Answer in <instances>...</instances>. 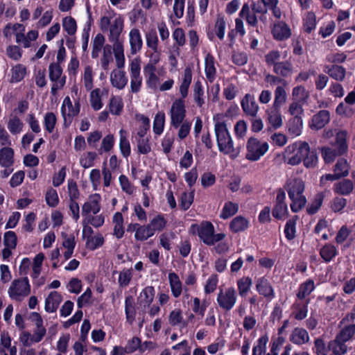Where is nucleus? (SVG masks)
Returning a JSON list of instances; mask_svg holds the SVG:
<instances>
[{
  "mask_svg": "<svg viewBox=\"0 0 355 355\" xmlns=\"http://www.w3.org/2000/svg\"><path fill=\"white\" fill-rule=\"evenodd\" d=\"M215 132L219 150L225 154H232L233 156H236L239 149L234 147L226 124L224 122H217L215 124Z\"/></svg>",
  "mask_w": 355,
  "mask_h": 355,
  "instance_id": "1",
  "label": "nucleus"
},
{
  "mask_svg": "<svg viewBox=\"0 0 355 355\" xmlns=\"http://www.w3.org/2000/svg\"><path fill=\"white\" fill-rule=\"evenodd\" d=\"M304 183L300 179H294L288 184V193L293 201L291 208L293 212L300 210L306 204V198L302 195Z\"/></svg>",
  "mask_w": 355,
  "mask_h": 355,
  "instance_id": "2",
  "label": "nucleus"
},
{
  "mask_svg": "<svg viewBox=\"0 0 355 355\" xmlns=\"http://www.w3.org/2000/svg\"><path fill=\"white\" fill-rule=\"evenodd\" d=\"M31 293V286L27 277L15 279L8 290L9 296L15 300L21 301Z\"/></svg>",
  "mask_w": 355,
  "mask_h": 355,
  "instance_id": "3",
  "label": "nucleus"
},
{
  "mask_svg": "<svg viewBox=\"0 0 355 355\" xmlns=\"http://www.w3.org/2000/svg\"><path fill=\"white\" fill-rule=\"evenodd\" d=\"M268 149L266 142L261 143L256 138H250L247 144L245 158L250 161H257L263 155Z\"/></svg>",
  "mask_w": 355,
  "mask_h": 355,
  "instance_id": "4",
  "label": "nucleus"
},
{
  "mask_svg": "<svg viewBox=\"0 0 355 355\" xmlns=\"http://www.w3.org/2000/svg\"><path fill=\"white\" fill-rule=\"evenodd\" d=\"M171 125L178 128L183 122L186 116V110L184 101L183 99L175 100L171 108Z\"/></svg>",
  "mask_w": 355,
  "mask_h": 355,
  "instance_id": "5",
  "label": "nucleus"
},
{
  "mask_svg": "<svg viewBox=\"0 0 355 355\" xmlns=\"http://www.w3.org/2000/svg\"><path fill=\"white\" fill-rule=\"evenodd\" d=\"M236 301V291L232 287L227 288L224 292L221 290L218 295L217 302L219 306L227 311L232 309Z\"/></svg>",
  "mask_w": 355,
  "mask_h": 355,
  "instance_id": "6",
  "label": "nucleus"
},
{
  "mask_svg": "<svg viewBox=\"0 0 355 355\" xmlns=\"http://www.w3.org/2000/svg\"><path fill=\"white\" fill-rule=\"evenodd\" d=\"M299 153L302 154L304 164L306 168H313L316 165L318 162L316 153L314 151H310L308 143L300 144Z\"/></svg>",
  "mask_w": 355,
  "mask_h": 355,
  "instance_id": "7",
  "label": "nucleus"
},
{
  "mask_svg": "<svg viewBox=\"0 0 355 355\" xmlns=\"http://www.w3.org/2000/svg\"><path fill=\"white\" fill-rule=\"evenodd\" d=\"M348 133L346 130H340L336 133L334 141V156L343 155L348 149Z\"/></svg>",
  "mask_w": 355,
  "mask_h": 355,
  "instance_id": "8",
  "label": "nucleus"
},
{
  "mask_svg": "<svg viewBox=\"0 0 355 355\" xmlns=\"http://www.w3.org/2000/svg\"><path fill=\"white\" fill-rule=\"evenodd\" d=\"M285 198V192L282 189L279 190L276 198V205L272 210V216L275 218L282 219L287 213V205L284 202Z\"/></svg>",
  "mask_w": 355,
  "mask_h": 355,
  "instance_id": "9",
  "label": "nucleus"
},
{
  "mask_svg": "<svg viewBox=\"0 0 355 355\" xmlns=\"http://www.w3.org/2000/svg\"><path fill=\"white\" fill-rule=\"evenodd\" d=\"M123 29V19L121 17L115 18L110 27L109 40L113 44L122 43L119 37Z\"/></svg>",
  "mask_w": 355,
  "mask_h": 355,
  "instance_id": "10",
  "label": "nucleus"
},
{
  "mask_svg": "<svg viewBox=\"0 0 355 355\" xmlns=\"http://www.w3.org/2000/svg\"><path fill=\"white\" fill-rule=\"evenodd\" d=\"M241 107L243 112L252 117L257 116L259 106L256 103L254 96L247 94L241 101Z\"/></svg>",
  "mask_w": 355,
  "mask_h": 355,
  "instance_id": "11",
  "label": "nucleus"
},
{
  "mask_svg": "<svg viewBox=\"0 0 355 355\" xmlns=\"http://www.w3.org/2000/svg\"><path fill=\"white\" fill-rule=\"evenodd\" d=\"M214 233V228L210 222H205L201 224L198 228V236L203 242L208 245H213L211 237Z\"/></svg>",
  "mask_w": 355,
  "mask_h": 355,
  "instance_id": "12",
  "label": "nucleus"
},
{
  "mask_svg": "<svg viewBox=\"0 0 355 355\" xmlns=\"http://www.w3.org/2000/svg\"><path fill=\"white\" fill-rule=\"evenodd\" d=\"M101 197L98 194H94L90 196V200L86 202L82 207L83 215L87 216L90 212L96 214L100 211L101 206L99 205Z\"/></svg>",
  "mask_w": 355,
  "mask_h": 355,
  "instance_id": "13",
  "label": "nucleus"
},
{
  "mask_svg": "<svg viewBox=\"0 0 355 355\" xmlns=\"http://www.w3.org/2000/svg\"><path fill=\"white\" fill-rule=\"evenodd\" d=\"M329 120L330 112L327 110H320L313 116L311 128L316 130L321 129L324 127Z\"/></svg>",
  "mask_w": 355,
  "mask_h": 355,
  "instance_id": "14",
  "label": "nucleus"
},
{
  "mask_svg": "<svg viewBox=\"0 0 355 355\" xmlns=\"http://www.w3.org/2000/svg\"><path fill=\"white\" fill-rule=\"evenodd\" d=\"M62 300V297L57 291L51 292L45 301V310L47 312H55Z\"/></svg>",
  "mask_w": 355,
  "mask_h": 355,
  "instance_id": "15",
  "label": "nucleus"
},
{
  "mask_svg": "<svg viewBox=\"0 0 355 355\" xmlns=\"http://www.w3.org/2000/svg\"><path fill=\"white\" fill-rule=\"evenodd\" d=\"M355 334V324H349L345 327L337 335L334 340V345H345L344 343L349 340Z\"/></svg>",
  "mask_w": 355,
  "mask_h": 355,
  "instance_id": "16",
  "label": "nucleus"
},
{
  "mask_svg": "<svg viewBox=\"0 0 355 355\" xmlns=\"http://www.w3.org/2000/svg\"><path fill=\"white\" fill-rule=\"evenodd\" d=\"M272 32L274 37L278 40L287 39L291 35L290 28L283 21H279L275 24Z\"/></svg>",
  "mask_w": 355,
  "mask_h": 355,
  "instance_id": "17",
  "label": "nucleus"
},
{
  "mask_svg": "<svg viewBox=\"0 0 355 355\" xmlns=\"http://www.w3.org/2000/svg\"><path fill=\"white\" fill-rule=\"evenodd\" d=\"M130 44L132 54H135L141 50L143 42L139 31L138 29L133 28L130 31Z\"/></svg>",
  "mask_w": 355,
  "mask_h": 355,
  "instance_id": "18",
  "label": "nucleus"
},
{
  "mask_svg": "<svg viewBox=\"0 0 355 355\" xmlns=\"http://www.w3.org/2000/svg\"><path fill=\"white\" fill-rule=\"evenodd\" d=\"M256 288L257 291L264 297H274L273 289L267 279L264 277L259 279L257 282Z\"/></svg>",
  "mask_w": 355,
  "mask_h": 355,
  "instance_id": "19",
  "label": "nucleus"
},
{
  "mask_svg": "<svg viewBox=\"0 0 355 355\" xmlns=\"http://www.w3.org/2000/svg\"><path fill=\"white\" fill-rule=\"evenodd\" d=\"M14 163V151L12 148L4 147L0 150V165L9 168Z\"/></svg>",
  "mask_w": 355,
  "mask_h": 355,
  "instance_id": "20",
  "label": "nucleus"
},
{
  "mask_svg": "<svg viewBox=\"0 0 355 355\" xmlns=\"http://www.w3.org/2000/svg\"><path fill=\"white\" fill-rule=\"evenodd\" d=\"M112 85L119 89H123L127 84L128 80L125 78V73L122 71L114 70L110 75Z\"/></svg>",
  "mask_w": 355,
  "mask_h": 355,
  "instance_id": "21",
  "label": "nucleus"
},
{
  "mask_svg": "<svg viewBox=\"0 0 355 355\" xmlns=\"http://www.w3.org/2000/svg\"><path fill=\"white\" fill-rule=\"evenodd\" d=\"M349 165L345 158L338 159L334 166V180L342 176H346L349 173Z\"/></svg>",
  "mask_w": 355,
  "mask_h": 355,
  "instance_id": "22",
  "label": "nucleus"
},
{
  "mask_svg": "<svg viewBox=\"0 0 355 355\" xmlns=\"http://www.w3.org/2000/svg\"><path fill=\"white\" fill-rule=\"evenodd\" d=\"M273 71L279 76L287 77L293 73V65L289 61L280 62L275 64Z\"/></svg>",
  "mask_w": 355,
  "mask_h": 355,
  "instance_id": "23",
  "label": "nucleus"
},
{
  "mask_svg": "<svg viewBox=\"0 0 355 355\" xmlns=\"http://www.w3.org/2000/svg\"><path fill=\"white\" fill-rule=\"evenodd\" d=\"M267 113L268 121L275 129L282 126V119L279 108L272 107L271 109L267 112Z\"/></svg>",
  "mask_w": 355,
  "mask_h": 355,
  "instance_id": "24",
  "label": "nucleus"
},
{
  "mask_svg": "<svg viewBox=\"0 0 355 355\" xmlns=\"http://www.w3.org/2000/svg\"><path fill=\"white\" fill-rule=\"evenodd\" d=\"M289 113L293 116V123L297 125L302 126V120L301 115L303 112V109L298 102L292 103L288 109Z\"/></svg>",
  "mask_w": 355,
  "mask_h": 355,
  "instance_id": "25",
  "label": "nucleus"
},
{
  "mask_svg": "<svg viewBox=\"0 0 355 355\" xmlns=\"http://www.w3.org/2000/svg\"><path fill=\"white\" fill-rule=\"evenodd\" d=\"M291 340L293 343L301 345L307 343L309 340V337L307 331L302 328H295L292 334Z\"/></svg>",
  "mask_w": 355,
  "mask_h": 355,
  "instance_id": "26",
  "label": "nucleus"
},
{
  "mask_svg": "<svg viewBox=\"0 0 355 355\" xmlns=\"http://www.w3.org/2000/svg\"><path fill=\"white\" fill-rule=\"evenodd\" d=\"M168 279L173 296L179 297L182 293V282L178 275L175 272H171L168 275Z\"/></svg>",
  "mask_w": 355,
  "mask_h": 355,
  "instance_id": "27",
  "label": "nucleus"
},
{
  "mask_svg": "<svg viewBox=\"0 0 355 355\" xmlns=\"http://www.w3.org/2000/svg\"><path fill=\"white\" fill-rule=\"evenodd\" d=\"M125 311L127 320L131 324L135 319L136 311L135 308V301L132 296L129 295L125 297Z\"/></svg>",
  "mask_w": 355,
  "mask_h": 355,
  "instance_id": "28",
  "label": "nucleus"
},
{
  "mask_svg": "<svg viewBox=\"0 0 355 355\" xmlns=\"http://www.w3.org/2000/svg\"><path fill=\"white\" fill-rule=\"evenodd\" d=\"M287 99V94L284 88L282 86H278L275 91V101L273 103V107L279 108L286 103Z\"/></svg>",
  "mask_w": 355,
  "mask_h": 355,
  "instance_id": "29",
  "label": "nucleus"
},
{
  "mask_svg": "<svg viewBox=\"0 0 355 355\" xmlns=\"http://www.w3.org/2000/svg\"><path fill=\"white\" fill-rule=\"evenodd\" d=\"M113 51L114 53L117 67L119 69L123 68L125 64L123 44H113Z\"/></svg>",
  "mask_w": 355,
  "mask_h": 355,
  "instance_id": "30",
  "label": "nucleus"
},
{
  "mask_svg": "<svg viewBox=\"0 0 355 355\" xmlns=\"http://www.w3.org/2000/svg\"><path fill=\"white\" fill-rule=\"evenodd\" d=\"M248 220L242 216H237L234 218L230 223V229L234 232H238L243 231L248 227Z\"/></svg>",
  "mask_w": 355,
  "mask_h": 355,
  "instance_id": "31",
  "label": "nucleus"
},
{
  "mask_svg": "<svg viewBox=\"0 0 355 355\" xmlns=\"http://www.w3.org/2000/svg\"><path fill=\"white\" fill-rule=\"evenodd\" d=\"M112 50L113 47H112V46L110 44H107L103 46V53L101 61V66L105 70L108 69L109 63L113 60Z\"/></svg>",
  "mask_w": 355,
  "mask_h": 355,
  "instance_id": "32",
  "label": "nucleus"
},
{
  "mask_svg": "<svg viewBox=\"0 0 355 355\" xmlns=\"http://www.w3.org/2000/svg\"><path fill=\"white\" fill-rule=\"evenodd\" d=\"M205 73L207 78L211 81L215 76L216 69L214 67V58L209 53L205 58Z\"/></svg>",
  "mask_w": 355,
  "mask_h": 355,
  "instance_id": "33",
  "label": "nucleus"
},
{
  "mask_svg": "<svg viewBox=\"0 0 355 355\" xmlns=\"http://www.w3.org/2000/svg\"><path fill=\"white\" fill-rule=\"evenodd\" d=\"M154 288L153 286L146 287L140 295V303L144 304V306H149L154 298Z\"/></svg>",
  "mask_w": 355,
  "mask_h": 355,
  "instance_id": "34",
  "label": "nucleus"
},
{
  "mask_svg": "<svg viewBox=\"0 0 355 355\" xmlns=\"http://www.w3.org/2000/svg\"><path fill=\"white\" fill-rule=\"evenodd\" d=\"M354 185L351 180H343L336 184V191L342 194H349L353 189Z\"/></svg>",
  "mask_w": 355,
  "mask_h": 355,
  "instance_id": "35",
  "label": "nucleus"
},
{
  "mask_svg": "<svg viewBox=\"0 0 355 355\" xmlns=\"http://www.w3.org/2000/svg\"><path fill=\"white\" fill-rule=\"evenodd\" d=\"M150 226H139L135 233V239L138 241H145L153 235Z\"/></svg>",
  "mask_w": 355,
  "mask_h": 355,
  "instance_id": "36",
  "label": "nucleus"
},
{
  "mask_svg": "<svg viewBox=\"0 0 355 355\" xmlns=\"http://www.w3.org/2000/svg\"><path fill=\"white\" fill-rule=\"evenodd\" d=\"M313 289H314L313 281L308 280L300 286L297 296L300 299H303L305 297H306L307 295H309L312 292V291Z\"/></svg>",
  "mask_w": 355,
  "mask_h": 355,
  "instance_id": "37",
  "label": "nucleus"
},
{
  "mask_svg": "<svg viewBox=\"0 0 355 355\" xmlns=\"http://www.w3.org/2000/svg\"><path fill=\"white\" fill-rule=\"evenodd\" d=\"M252 284V279L248 277L240 279L237 282L239 295L242 297L245 296Z\"/></svg>",
  "mask_w": 355,
  "mask_h": 355,
  "instance_id": "38",
  "label": "nucleus"
},
{
  "mask_svg": "<svg viewBox=\"0 0 355 355\" xmlns=\"http://www.w3.org/2000/svg\"><path fill=\"white\" fill-rule=\"evenodd\" d=\"M165 115L163 112L156 114L153 122V131L156 135H160L164 129Z\"/></svg>",
  "mask_w": 355,
  "mask_h": 355,
  "instance_id": "39",
  "label": "nucleus"
},
{
  "mask_svg": "<svg viewBox=\"0 0 355 355\" xmlns=\"http://www.w3.org/2000/svg\"><path fill=\"white\" fill-rule=\"evenodd\" d=\"M239 209L237 204L228 202L225 204L220 217L226 219L234 215Z\"/></svg>",
  "mask_w": 355,
  "mask_h": 355,
  "instance_id": "40",
  "label": "nucleus"
},
{
  "mask_svg": "<svg viewBox=\"0 0 355 355\" xmlns=\"http://www.w3.org/2000/svg\"><path fill=\"white\" fill-rule=\"evenodd\" d=\"M62 26L64 29L70 35H73L76 32V22L75 19L71 17H66L63 19Z\"/></svg>",
  "mask_w": 355,
  "mask_h": 355,
  "instance_id": "41",
  "label": "nucleus"
},
{
  "mask_svg": "<svg viewBox=\"0 0 355 355\" xmlns=\"http://www.w3.org/2000/svg\"><path fill=\"white\" fill-rule=\"evenodd\" d=\"M62 69L59 63H51L49 66V78L51 81L58 80L62 75Z\"/></svg>",
  "mask_w": 355,
  "mask_h": 355,
  "instance_id": "42",
  "label": "nucleus"
},
{
  "mask_svg": "<svg viewBox=\"0 0 355 355\" xmlns=\"http://www.w3.org/2000/svg\"><path fill=\"white\" fill-rule=\"evenodd\" d=\"M146 42L149 48L157 51L158 38L155 31L151 30L146 34Z\"/></svg>",
  "mask_w": 355,
  "mask_h": 355,
  "instance_id": "43",
  "label": "nucleus"
},
{
  "mask_svg": "<svg viewBox=\"0 0 355 355\" xmlns=\"http://www.w3.org/2000/svg\"><path fill=\"white\" fill-rule=\"evenodd\" d=\"M166 225V220L164 217L158 215L157 217L153 218L148 226H150L151 230H153V234L156 230L161 231Z\"/></svg>",
  "mask_w": 355,
  "mask_h": 355,
  "instance_id": "44",
  "label": "nucleus"
},
{
  "mask_svg": "<svg viewBox=\"0 0 355 355\" xmlns=\"http://www.w3.org/2000/svg\"><path fill=\"white\" fill-rule=\"evenodd\" d=\"M103 237L101 235L95 236L94 237L92 236L87 239L86 247L89 250H94L96 248L102 245L103 244Z\"/></svg>",
  "mask_w": 355,
  "mask_h": 355,
  "instance_id": "45",
  "label": "nucleus"
},
{
  "mask_svg": "<svg viewBox=\"0 0 355 355\" xmlns=\"http://www.w3.org/2000/svg\"><path fill=\"white\" fill-rule=\"evenodd\" d=\"M316 24L315 15L313 12H309L305 18L304 28V31L309 33L315 28Z\"/></svg>",
  "mask_w": 355,
  "mask_h": 355,
  "instance_id": "46",
  "label": "nucleus"
},
{
  "mask_svg": "<svg viewBox=\"0 0 355 355\" xmlns=\"http://www.w3.org/2000/svg\"><path fill=\"white\" fill-rule=\"evenodd\" d=\"M295 219L292 218L288 220L286 224L284 233L288 240H292L295 236Z\"/></svg>",
  "mask_w": 355,
  "mask_h": 355,
  "instance_id": "47",
  "label": "nucleus"
},
{
  "mask_svg": "<svg viewBox=\"0 0 355 355\" xmlns=\"http://www.w3.org/2000/svg\"><path fill=\"white\" fill-rule=\"evenodd\" d=\"M83 80L84 85L87 90H91L93 87V75L92 69L90 66H87L85 68Z\"/></svg>",
  "mask_w": 355,
  "mask_h": 355,
  "instance_id": "48",
  "label": "nucleus"
},
{
  "mask_svg": "<svg viewBox=\"0 0 355 355\" xmlns=\"http://www.w3.org/2000/svg\"><path fill=\"white\" fill-rule=\"evenodd\" d=\"M99 92H100V89H96L91 92V95H90L91 105H92V107L95 110H100L103 105L100 96H99Z\"/></svg>",
  "mask_w": 355,
  "mask_h": 355,
  "instance_id": "49",
  "label": "nucleus"
},
{
  "mask_svg": "<svg viewBox=\"0 0 355 355\" xmlns=\"http://www.w3.org/2000/svg\"><path fill=\"white\" fill-rule=\"evenodd\" d=\"M123 130H121L120 131L121 133V138H120V149L121 151V153L125 157H127L130 155V143L125 136L123 135Z\"/></svg>",
  "mask_w": 355,
  "mask_h": 355,
  "instance_id": "50",
  "label": "nucleus"
},
{
  "mask_svg": "<svg viewBox=\"0 0 355 355\" xmlns=\"http://www.w3.org/2000/svg\"><path fill=\"white\" fill-rule=\"evenodd\" d=\"M17 244V236L14 232L9 231L5 233L4 245L7 248L14 249Z\"/></svg>",
  "mask_w": 355,
  "mask_h": 355,
  "instance_id": "51",
  "label": "nucleus"
},
{
  "mask_svg": "<svg viewBox=\"0 0 355 355\" xmlns=\"http://www.w3.org/2000/svg\"><path fill=\"white\" fill-rule=\"evenodd\" d=\"M8 128L11 133H19L22 128V123L17 117H14L8 121Z\"/></svg>",
  "mask_w": 355,
  "mask_h": 355,
  "instance_id": "52",
  "label": "nucleus"
},
{
  "mask_svg": "<svg viewBox=\"0 0 355 355\" xmlns=\"http://www.w3.org/2000/svg\"><path fill=\"white\" fill-rule=\"evenodd\" d=\"M46 203L51 207H55L58 203V196L57 191L53 189H50L46 194Z\"/></svg>",
  "mask_w": 355,
  "mask_h": 355,
  "instance_id": "53",
  "label": "nucleus"
},
{
  "mask_svg": "<svg viewBox=\"0 0 355 355\" xmlns=\"http://www.w3.org/2000/svg\"><path fill=\"white\" fill-rule=\"evenodd\" d=\"M56 123L55 115L53 112H48L44 117V124L48 132H52Z\"/></svg>",
  "mask_w": 355,
  "mask_h": 355,
  "instance_id": "54",
  "label": "nucleus"
},
{
  "mask_svg": "<svg viewBox=\"0 0 355 355\" xmlns=\"http://www.w3.org/2000/svg\"><path fill=\"white\" fill-rule=\"evenodd\" d=\"M193 201V191L189 193H182L181 196V207L184 210H187Z\"/></svg>",
  "mask_w": 355,
  "mask_h": 355,
  "instance_id": "55",
  "label": "nucleus"
},
{
  "mask_svg": "<svg viewBox=\"0 0 355 355\" xmlns=\"http://www.w3.org/2000/svg\"><path fill=\"white\" fill-rule=\"evenodd\" d=\"M26 68L21 64L15 66L12 69V78L16 82L22 80L26 74Z\"/></svg>",
  "mask_w": 355,
  "mask_h": 355,
  "instance_id": "56",
  "label": "nucleus"
},
{
  "mask_svg": "<svg viewBox=\"0 0 355 355\" xmlns=\"http://www.w3.org/2000/svg\"><path fill=\"white\" fill-rule=\"evenodd\" d=\"M132 278L131 269L123 270L119 274V284L121 286H126Z\"/></svg>",
  "mask_w": 355,
  "mask_h": 355,
  "instance_id": "57",
  "label": "nucleus"
},
{
  "mask_svg": "<svg viewBox=\"0 0 355 355\" xmlns=\"http://www.w3.org/2000/svg\"><path fill=\"white\" fill-rule=\"evenodd\" d=\"M203 94L202 85L200 81H197L194 85V100L199 107H201L204 103L203 99L201 96Z\"/></svg>",
  "mask_w": 355,
  "mask_h": 355,
  "instance_id": "58",
  "label": "nucleus"
},
{
  "mask_svg": "<svg viewBox=\"0 0 355 355\" xmlns=\"http://www.w3.org/2000/svg\"><path fill=\"white\" fill-rule=\"evenodd\" d=\"M68 190L70 200H76L79 198V190L78 189L77 184L74 180H69Z\"/></svg>",
  "mask_w": 355,
  "mask_h": 355,
  "instance_id": "59",
  "label": "nucleus"
},
{
  "mask_svg": "<svg viewBox=\"0 0 355 355\" xmlns=\"http://www.w3.org/2000/svg\"><path fill=\"white\" fill-rule=\"evenodd\" d=\"M225 26V21L223 17H218L215 24V31L216 35L220 40H223L224 37Z\"/></svg>",
  "mask_w": 355,
  "mask_h": 355,
  "instance_id": "60",
  "label": "nucleus"
},
{
  "mask_svg": "<svg viewBox=\"0 0 355 355\" xmlns=\"http://www.w3.org/2000/svg\"><path fill=\"white\" fill-rule=\"evenodd\" d=\"M320 254L326 262L330 261L333 258V246L331 245H324L320 251Z\"/></svg>",
  "mask_w": 355,
  "mask_h": 355,
  "instance_id": "61",
  "label": "nucleus"
},
{
  "mask_svg": "<svg viewBox=\"0 0 355 355\" xmlns=\"http://www.w3.org/2000/svg\"><path fill=\"white\" fill-rule=\"evenodd\" d=\"M331 345V342L329 343L328 347H325L324 341L318 338L315 341V347L316 349V353L318 355H327V352L329 349Z\"/></svg>",
  "mask_w": 355,
  "mask_h": 355,
  "instance_id": "62",
  "label": "nucleus"
},
{
  "mask_svg": "<svg viewBox=\"0 0 355 355\" xmlns=\"http://www.w3.org/2000/svg\"><path fill=\"white\" fill-rule=\"evenodd\" d=\"M141 340L138 337H133L126 345V353H132L137 349H140Z\"/></svg>",
  "mask_w": 355,
  "mask_h": 355,
  "instance_id": "63",
  "label": "nucleus"
},
{
  "mask_svg": "<svg viewBox=\"0 0 355 355\" xmlns=\"http://www.w3.org/2000/svg\"><path fill=\"white\" fill-rule=\"evenodd\" d=\"M216 177L214 174L207 172L205 173L201 177V183L204 187H208L215 183Z\"/></svg>",
  "mask_w": 355,
  "mask_h": 355,
  "instance_id": "64",
  "label": "nucleus"
}]
</instances>
